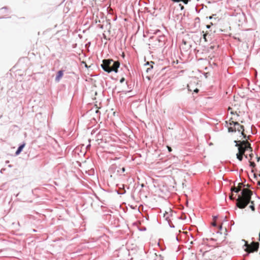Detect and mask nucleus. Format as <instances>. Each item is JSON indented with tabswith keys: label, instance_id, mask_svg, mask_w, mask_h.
I'll list each match as a JSON object with an SVG mask.
<instances>
[{
	"label": "nucleus",
	"instance_id": "f257e3e1",
	"mask_svg": "<svg viewBox=\"0 0 260 260\" xmlns=\"http://www.w3.org/2000/svg\"><path fill=\"white\" fill-rule=\"evenodd\" d=\"M102 62L101 67L105 72L108 73L112 72L118 73L120 67V63L118 61H114L111 58H107L104 59Z\"/></svg>",
	"mask_w": 260,
	"mask_h": 260
},
{
	"label": "nucleus",
	"instance_id": "58836bf2",
	"mask_svg": "<svg viewBox=\"0 0 260 260\" xmlns=\"http://www.w3.org/2000/svg\"><path fill=\"white\" fill-rule=\"evenodd\" d=\"M141 187H144V186H145V185H144V184H143V183L141 184Z\"/></svg>",
	"mask_w": 260,
	"mask_h": 260
},
{
	"label": "nucleus",
	"instance_id": "aec40b11",
	"mask_svg": "<svg viewBox=\"0 0 260 260\" xmlns=\"http://www.w3.org/2000/svg\"><path fill=\"white\" fill-rule=\"evenodd\" d=\"M178 6H179V7L180 8V10H183L184 9V7L183 5H182V4H179L178 5Z\"/></svg>",
	"mask_w": 260,
	"mask_h": 260
},
{
	"label": "nucleus",
	"instance_id": "6e6552de",
	"mask_svg": "<svg viewBox=\"0 0 260 260\" xmlns=\"http://www.w3.org/2000/svg\"><path fill=\"white\" fill-rule=\"evenodd\" d=\"M229 124L230 126H240L241 128H244V126L240 124L237 121H232L229 122Z\"/></svg>",
	"mask_w": 260,
	"mask_h": 260
},
{
	"label": "nucleus",
	"instance_id": "c9c22d12",
	"mask_svg": "<svg viewBox=\"0 0 260 260\" xmlns=\"http://www.w3.org/2000/svg\"><path fill=\"white\" fill-rule=\"evenodd\" d=\"M244 156H245V157L246 158H248V155H247V154H246V155H245V154H244Z\"/></svg>",
	"mask_w": 260,
	"mask_h": 260
},
{
	"label": "nucleus",
	"instance_id": "4468645a",
	"mask_svg": "<svg viewBox=\"0 0 260 260\" xmlns=\"http://www.w3.org/2000/svg\"><path fill=\"white\" fill-rule=\"evenodd\" d=\"M153 68V66L152 64L150 65V67L147 68L146 70V72L147 73L149 74L150 73L151 70Z\"/></svg>",
	"mask_w": 260,
	"mask_h": 260
},
{
	"label": "nucleus",
	"instance_id": "0eeeda50",
	"mask_svg": "<svg viewBox=\"0 0 260 260\" xmlns=\"http://www.w3.org/2000/svg\"><path fill=\"white\" fill-rule=\"evenodd\" d=\"M25 145L26 144L24 142L19 144L15 153L16 156H17L20 154V153L22 151L23 148H24Z\"/></svg>",
	"mask_w": 260,
	"mask_h": 260
},
{
	"label": "nucleus",
	"instance_id": "20e7f679",
	"mask_svg": "<svg viewBox=\"0 0 260 260\" xmlns=\"http://www.w3.org/2000/svg\"><path fill=\"white\" fill-rule=\"evenodd\" d=\"M245 242V244L243 246V248L245 247L244 250L247 252L246 255H249V253L253 252H257L259 249V244L257 242L253 241L249 245L245 240H243Z\"/></svg>",
	"mask_w": 260,
	"mask_h": 260
},
{
	"label": "nucleus",
	"instance_id": "37998d69",
	"mask_svg": "<svg viewBox=\"0 0 260 260\" xmlns=\"http://www.w3.org/2000/svg\"><path fill=\"white\" fill-rule=\"evenodd\" d=\"M176 239L177 241H179L178 237H176Z\"/></svg>",
	"mask_w": 260,
	"mask_h": 260
},
{
	"label": "nucleus",
	"instance_id": "7c9ffc66",
	"mask_svg": "<svg viewBox=\"0 0 260 260\" xmlns=\"http://www.w3.org/2000/svg\"><path fill=\"white\" fill-rule=\"evenodd\" d=\"M181 0H172V2H173L174 3H179V2H181Z\"/></svg>",
	"mask_w": 260,
	"mask_h": 260
},
{
	"label": "nucleus",
	"instance_id": "473e14b6",
	"mask_svg": "<svg viewBox=\"0 0 260 260\" xmlns=\"http://www.w3.org/2000/svg\"><path fill=\"white\" fill-rule=\"evenodd\" d=\"M168 149L169 152H171L172 151V149L171 147L168 146Z\"/></svg>",
	"mask_w": 260,
	"mask_h": 260
},
{
	"label": "nucleus",
	"instance_id": "393cba45",
	"mask_svg": "<svg viewBox=\"0 0 260 260\" xmlns=\"http://www.w3.org/2000/svg\"><path fill=\"white\" fill-rule=\"evenodd\" d=\"M234 192H235L236 193H238L239 191H240V189L239 188H236L234 189L233 190Z\"/></svg>",
	"mask_w": 260,
	"mask_h": 260
},
{
	"label": "nucleus",
	"instance_id": "2eb2a0df",
	"mask_svg": "<svg viewBox=\"0 0 260 260\" xmlns=\"http://www.w3.org/2000/svg\"><path fill=\"white\" fill-rule=\"evenodd\" d=\"M168 217H167L166 218V220H168V223H169V225L170 226V228H175V225L171 222H170L169 220H168Z\"/></svg>",
	"mask_w": 260,
	"mask_h": 260
},
{
	"label": "nucleus",
	"instance_id": "ea45409f",
	"mask_svg": "<svg viewBox=\"0 0 260 260\" xmlns=\"http://www.w3.org/2000/svg\"><path fill=\"white\" fill-rule=\"evenodd\" d=\"M257 185L260 186V181L257 182Z\"/></svg>",
	"mask_w": 260,
	"mask_h": 260
},
{
	"label": "nucleus",
	"instance_id": "a19ab883",
	"mask_svg": "<svg viewBox=\"0 0 260 260\" xmlns=\"http://www.w3.org/2000/svg\"><path fill=\"white\" fill-rule=\"evenodd\" d=\"M32 231H33L34 232H36L37 231L36 230H35V229H33V230H32Z\"/></svg>",
	"mask_w": 260,
	"mask_h": 260
},
{
	"label": "nucleus",
	"instance_id": "39448f33",
	"mask_svg": "<svg viewBox=\"0 0 260 260\" xmlns=\"http://www.w3.org/2000/svg\"><path fill=\"white\" fill-rule=\"evenodd\" d=\"M64 71L63 70H59L56 74L55 81L56 82H59L60 79L62 78L64 74Z\"/></svg>",
	"mask_w": 260,
	"mask_h": 260
},
{
	"label": "nucleus",
	"instance_id": "5701e85b",
	"mask_svg": "<svg viewBox=\"0 0 260 260\" xmlns=\"http://www.w3.org/2000/svg\"><path fill=\"white\" fill-rule=\"evenodd\" d=\"M203 33L204 34L203 35V39L205 40V41H207V39H206L207 34H205L204 31H203Z\"/></svg>",
	"mask_w": 260,
	"mask_h": 260
},
{
	"label": "nucleus",
	"instance_id": "cd10ccee",
	"mask_svg": "<svg viewBox=\"0 0 260 260\" xmlns=\"http://www.w3.org/2000/svg\"><path fill=\"white\" fill-rule=\"evenodd\" d=\"M199 92V89L197 88H196L194 90H193V93H198V92Z\"/></svg>",
	"mask_w": 260,
	"mask_h": 260
},
{
	"label": "nucleus",
	"instance_id": "ddd939ff",
	"mask_svg": "<svg viewBox=\"0 0 260 260\" xmlns=\"http://www.w3.org/2000/svg\"><path fill=\"white\" fill-rule=\"evenodd\" d=\"M237 131L236 126H230L228 127V132L229 133H234Z\"/></svg>",
	"mask_w": 260,
	"mask_h": 260
},
{
	"label": "nucleus",
	"instance_id": "79ce46f5",
	"mask_svg": "<svg viewBox=\"0 0 260 260\" xmlns=\"http://www.w3.org/2000/svg\"><path fill=\"white\" fill-rule=\"evenodd\" d=\"M19 193H18L17 194H16L15 195V197H18V196H19Z\"/></svg>",
	"mask_w": 260,
	"mask_h": 260
},
{
	"label": "nucleus",
	"instance_id": "c85d7f7f",
	"mask_svg": "<svg viewBox=\"0 0 260 260\" xmlns=\"http://www.w3.org/2000/svg\"><path fill=\"white\" fill-rule=\"evenodd\" d=\"M255 166V164L254 162H250V166L251 167H254Z\"/></svg>",
	"mask_w": 260,
	"mask_h": 260
},
{
	"label": "nucleus",
	"instance_id": "9b49d317",
	"mask_svg": "<svg viewBox=\"0 0 260 260\" xmlns=\"http://www.w3.org/2000/svg\"><path fill=\"white\" fill-rule=\"evenodd\" d=\"M204 4L197 5L195 8L196 11L197 13H199L203 9Z\"/></svg>",
	"mask_w": 260,
	"mask_h": 260
},
{
	"label": "nucleus",
	"instance_id": "7ed1b4c3",
	"mask_svg": "<svg viewBox=\"0 0 260 260\" xmlns=\"http://www.w3.org/2000/svg\"><path fill=\"white\" fill-rule=\"evenodd\" d=\"M234 142L235 143V146L238 147V151L244 154L247 151L252 152L253 149L251 147V144L246 141H242L240 142L241 145H239L237 141L235 140Z\"/></svg>",
	"mask_w": 260,
	"mask_h": 260
},
{
	"label": "nucleus",
	"instance_id": "f3484780",
	"mask_svg": "<svg viewBox=\"0 0 260 260\" xmlns=\"http://www.w3.org/2000/svg\"><path fill=\"white\" fill-rule=\"evenodd\" d=\"M154 64V62L153 61H150V62H147L145 63V66H149L151 65V64Z\"/></svg>",
	"mask_w": 260,
	"mask_h": 260
},
{
	"label": "nucleus",
	"instance_id": "de8ad7c7",
	"mask_svg": "<svg viewBox=\"0 0 260 260\" xmlns=\"http://www.w3.org/2000/svg\"><path fill=\"white\" fill-rule=\"evenodd\" d=\"M254 178H256V176L255 175H254Z\"/></svg>",
	"mask_w": 260,
	"mask_h": 260
},
{
	"label": "nucleus",
	"instance_id": "a18cd8bd",
	"mask_svg": "<svg viewBox=\"0 0 260 260\" xmlns=\"http://www.w3.org/2000/svg\"><path fill=\"white\" fill-rule=\"evenodd\" d=\"M213 217H214V218H217V216H214Z\"/></svg>",
	"mask_w": 260,
	"mask_h": 260
},
{
	"label": "nucleus",
	"instance_id": "a211bd4d",
	"mask_svg": "<svg viewBox=\"0 0 260 260\" xmlns=\"http://www.w3.org/2000/svg\"><path fill=\"white\" fill-rule=\"evenodd\" d=\"M125 171V168L124 167H122L120 169V171L118 170L117 172L118 173H124Z\"/></svg>",
	"mask_w": 260,
	"mask_h": 260
},
{
	"label": "nucleus",
	"instance_id": "f03ea898",
	"mask_svg": "<svg viewBox=\"0 0 260 260\" xmlns=\"http://www.w3.org/2000/svg\"><path fill=\"white\" fill-rule=\"evenodd\" d=\"M250 202H251V205L249 206V208L252 211H255V206L253 202L251 201V197L246 194L238 197L237 206L240 209H244Z\"/></svg>",
	"mask_w": 260,
	"mask_h": 260
},
{
	"label": "nucleus",
	"instance_id": "e433bc0d",
	"mask_svg": "<svg viewBox=\"0 0 260 260\" xmlns=\"http://www.w3.org/2000/svg\"><path fill=\"white\" fill-rule=\"evenodd\" d=\"M259 159H260V158L259 157L257 156V161H259Z\"/></svg>",
	"mask_w": 260,
	"mask_h": 260
},
{
	"label": "nucleus",
	"instance_id": "2f4dec72",
	"mask_svg": "<svg viewBox=\"0 0 260 260\" xmlns=\"http://www.w3.org/2000/svg\"><path fill=\"white\" fill-rule=\"evenodd\" d=\"M3 9L8 10V7L7 6H5V7H4L1 8V10H3Z\"/></svg>",
	"mask_w": 260,
	"mask_h": 260
},
{
	"label": "nucleus",
	"instance_id": "4be33fe9",
	"mask_svg": "<svg viewBox=\"0 0 260 260\" xmlns=\"http://www.w3.org/2000/svg\"><path fill=\"white\" fill-rule=\"evenodd\" d=\"M244 128H241L240 127V126H236V129L237 131H238L239 132H240L241 131V129H243L244 130Z\"/></svg>",
	"mask_w": 260,
	"mask_h": 260
},
{
	"label": "nucleus",
	"instance_id": "72a5a7b5",
	"mask_svg": "<svg viewBox=\"0 0 260 260\" xmlns=\"http://www.w3.org/2000/svg\"><path fill=\"white\" fill-rule=\"evenodd\" d=\"M158 32H160V30H159V29H157V30H156L155 31V34H157V33H158Z\"/></svg>",
	"mask_w": 260,
	"mask_h": 260
},
{
	"label": "nucleus",
	"instance_id": "f704fd0d",
	"mask_svg": "<svg viewBox=\"0 0 260 260\" xmlns=\"http://www.w3.org/2000/svg\"><path fill=\"white\" fill-rule=\"evenodd\" d=\"M213 226H217L216 223H213Z\"/></svg>",
	"mask_w": 260,
	"mask_h": 260
},
{
	"label": "nucleus",
	"instance_id": "f8f14e48",
	"mask_svg": "<svg viewBox=\"0 0 260 260\" xmlns=\"http://www.w3.org/2000/svg\"><path fill=\"white\" fill-rule=\"evenodd\" d=\"M244 154L242 153L241 152L238 151V152L236 154L237 158L240 161L243 160V155Z\"/></svg>",
	"mask_w": 260,
	"mask_h": 260
},
{
	"label": "nucleus",
	"instance_id": "09e8293b",
	"mask_svg": "<svg viewBox=\"0 0 260 260\" xmlns=\"http://www.w3.org/2000/svg\"><path fill=\"white\" fill-rule=\"evenodd\" d=\"M143 230H146V228L143 229Z\"/></svg>",
	"mask_w": 260,
	"mask_h": 260
},
{
	"label": "nucleus",
	"instance_id": "6ab92c4d",
	"mask_svg": "<svg viewBox=\"0 0 260 260\" xmlns=\"http://www.w3.org/2000/svg\"><path fill=\"white\" fill-rule=\"evenodd\" d=\"M190 0H182L181 1V2L183 3L184 4H187L189 2H190Z\"/></svg>",
	"mask_w": 260,
	"mask_h": 260
},
{
	"label": "nucleus",
	"instance_id": "412c9836",
	"mask_svg": "<svg viewBox=\"0 0 260 260\" xmlns=\"http://www.w3.org/2000/svg\"><path fill=\"white\" fill-rule=\"evenodd\" d=\"M213 22H211V23H210V24H207V25H206V28H207V29H210V27H211V25H213Z\"/></svg>",
	"mask_w": 260,
	"mask_h": 260
},
{
	"label": "nucleus",
	"instance_id": "b1692460",
	"mask_svg": "<svg viewBox=\"0 0 260 260\" xmlns=\"http://www.w3.org/2000/svg\"><path fill=\"white\" fill-rule=\"evenodd\" d=\"M125 78L124 77H122L120 79V82L121 83H123L124 81H125Z\"/></svg>",
	"mask_w": 260,
	"mask_h": 260
},
{
	"label": "nucleus",
	"instance_id": "4c0bfd02",
	"mask_svg": "<svg viewBox=\"0 0 260 260\" xmlns=\"http://www.w3.org/2000/svg\"><path fill=\"white\" fill-rule=\"evenodd\" d=\"M208 18H209V19H212V18H213V16H209Z\"/></svg>",
	"mask_w": 260,
	"mask_h": 260
},
{
	"label": "nucleus",
	"instance_id": "c03bdc74",
	"mask_svg": "<svg viewBox=\"0 0 260 260\" xmlns=\"http://www.w3.org/2000/svg\"><path fill=\"white\" fill-rule=\"evenodd\" d=\"M90 147V144H89L87 146V147Z\"/></svg>",
	"mask_w": 260,
	"mask_h": 260
},
{
	"label": "nucleus",
	"instance_id": "dca6fc26",
	"mask_svg": "<svg viewBox=\"0 0 260 260\" xmlns=\"http://www.w3.org/2000/svg\"><path fill=\"white\" fill-rule=\"evenodd\" d=\"M179 218L181 220H185L186 219V215L185 214H183Z\"/></svg>",
	"mask_w": 260,
	"mask_h": 260
},
{
	"label": "nucleus",
	"instance_id": "c756f323",
	"mask_svg": "<svg viewBox=\"0 0 260 260\" xmlns=\"http://www.w3.org/2000/svg\"><path fill=\"white\" fill-rule=\"evenodd\" d=\"M145 10H146L148 13H150V14H152V13H151V11H150V10H149L148 9V8H145Z\"/></svg>",
	"mask_w": 260,
	"mask_h": 260
},
{
	"label": "nucleus",
	"instance_id": "9d476101",
	"mask_svg": "<svg viewBox=\"0 0 260 260\" xmlns=\"http://www.w3.org/2000/svg\"><path fill=\"white\" fill-rule=\"evenodd\" d=\"M157 41H158L159 43H162L164 44V42L166 41V37L164 35H159L157 37Z\"/></svg>",
	"mask_w": 260,
	"mask_h": 260
},
{
	"label": "nucleus",
	"instance_id": "423d86ee",
	"mask_svg": "<svg viewBox=\"0 0 260 260\" xmlns=\"http://www.w3.org/2000/svg\"><path fill=\"white\" fill-rule=\"evenodd\" d=\"M117 187L116 192L118 194L122 195L125 193L126 190L124 187L123 184L117 185Z\"/></svg>",
	"mask_w": 260,
	"mask_h": 260
},
{
	"label": "nucleus",
	"instance_id": "49530a36",
	"mask_svg": "<svg viewBox=\"0 0 260 260\" xmlns=\"http://www.w3.org/2000/svg\"><path fill=\"white\" fill-rule=\"evenodd\" d=\"M241 135H243V133H241Z\"/></svg>",
	"mask_w": 260,
	"mask_h": 260
},
{
	"label": "nucleus",
	"instance_id": "bb28decb",
	"mask_svg": "<svg viewBox=\"0 0 260 260\" xmlns=\"http://www.w3.org/2000/svg\"><path fill=\"white\" fill-rule=\"evenodd\" d=\"M218 228V231H217V233H219V231H221L222 230V225H220Z\"/></svg>",
	"mask_w": 260,
	"mask_h": 260
},
{
	"label": "nucleus",
	"instance_id": "1a4fd4ad",
	"mask_svg": "<svg viewBox=\"0 0 260 260\" xmlns=\"http://www.w3.org/2000/svg\"><path fill=\"white\" fill-rule=\"evenodd\" d=\"M194 27L199 28L200 27V18L197 17L194 19Z\"/></svg>",
	"mask_w": 260,
	"mask_h": 260
},
{
	"label": "nucleus",
	"instance_id": "a878e982",
	"mask_svg": "<svg viewBox=\"0 0 260 260\" xmlns=\"http://www.w3.org/2000/svg\"><path fill=\"white\" fill-rule=\"evenodd\" d=\"M253 156H254V155H253V154L252 152H251V153L249 154V157H250V159H252V158L253 157Z\"/></svg>",
	"mask_w": 260,
	"mask_h": 260
},
{
	"label": "nucleus",
	"instance_id": "8fccbe9b",
	"mask_svg": "<svg viewBox=\"0 0 260 260\" xmlns=\"http://www.w3.org/2000/svg\"><path fill=\"white\" fill-rule=\"evenodd\" d=\"M143 230H146V228L143 229Z\"/></svg>",
	"mask_w": 260,
	"mask_h": 260
}]
</instances>
